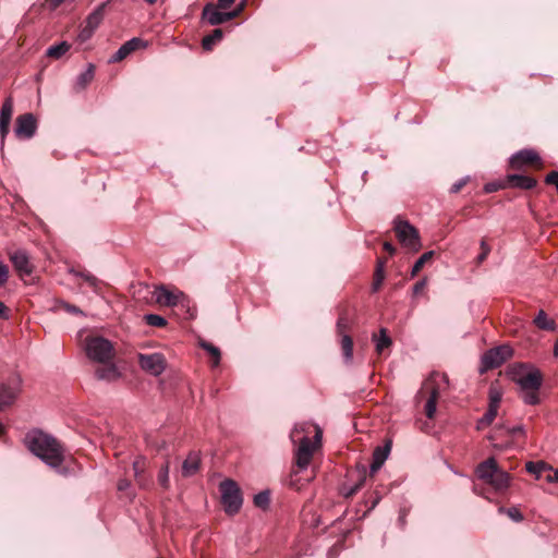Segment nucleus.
<instances>
[{"label":"nucleus","mask_w":558,"mask_h":558,"mask_svg":"<svg viewBox=\"0 0 558 558\" xmlns=\"http://www.w3.org/2000/svg\"><path fill=\"white\" fill-rule=\"evenodd\" d=\"M522 400L529 405L538 404L541 402L539 390H522Z\"/></svg>","instance_id":"34"},{"label":"nucleus","mask_w":558,"mask_h":558,"mask_svg":"<svg viewBox=\"0 0 558 558\" xmlns=\"http://www.w3.org/2000/svg\"><path fill=\"white\" fill-rule=\"evenodd\" d=\"M202 47L205 51L209 50V34L205 35L202 39Z\"/></svg>","instance_id":"54"},{"label":"nucleus","mask_w":558,"mask_h":558,"mask_svg":"<svg viewBox=\"0 0 558 558\" xmlns=\"http://www.w3.org/2000/svg\"><path fill=\"white\" fill-rule=\"evenodd\" d=\"M220 499L225 512L228 515L236 514L243 505V496L240 486L233 480H225L219 484Z\"/></svg>","instance_id":"3"},{"label":"nucleus","mask_w":558,"mask_h":558,"mask_svg":"<svg viewBox=\"0 0 558 558\" xmlns=\"http://www.w3.org/2000/svg\"><path fill=\"white\" fill-rule=\"evenodd\" d=\"M357 488H359V486H356V487L352 488V489L347 494V496H351V495H353V494L357 490Z\"/></svg>","instance_id":"61"},{"label":"nucleus","mask_w":558,"mask_h":558,"mask_svg":"<svg viewBox=\"0 0 558 558\" xmlns=\"http://www.w3.org/2000/svg\"><path fill=\"white\" fill-rule=\"evenodd\" d=\"M500 513H507V515L515 521V522H521L523 520V514L521 513V511L515 508V507H512V508H504V507H500L499 510H498Z\"/></svg>","instance_id":"39"},{"label":"nucleus","mask_w":558,"mask_h":558,"mask_svg":"<svg viewBox=\"0 0 558 558\" xmlns=\"http://www.w3.org/2000/svg\"><path fill=\"white\" fill-rule=\"evenodd\" d=\"M70 49V45L66 41H62L58 45H53L47 49L46 54L53 59H59L65 54Z\"/></svg>","instance_id":"30"},{"label":"nucleus","mask_w":558,"mask_h":558,"mask_svg":"<svg viewBox=\"0 0 558 558\" xmlns=\"http://www.w3.org/2000/svg\"><path fill=\"white\" fill-rule=\"evenodd\" d=\"M234 0H218V3L216 5L211 3V7L214 8V10L223 11L230 8Z\"/></svg>","instance_id":"46"},{"label":"nucleus","mask_w":558,"mask_h":558,"mask_svg":"<svg viewBox=\"0 0 558 558\" xmlns=\"http://www.w3.org/2000/svg\"><path fill=\"white\" fill-rule=\"evenodd\" d=\"M220 361V351L218 348L211 345V368L217 366Z\"/></svg>","instance_id":"48"},{"label":"nucleus","mask_w":558,"mask_h":558,"mask_svg":"<svg viewBox=\"0 0 558 558\" xmlns=\"http://www.w3.org/2000/svg\"><path fill=\"white\" fill-rule=\"evenodd\" d=\"M59 308L64 310L71 314H83V312L75 305L69 304L66 302H60Z\"/></svg>","instance_id":"45"},{"label":"nucleus","mask_w":558,"mask_h":558,"mask_svg":"<svg viewBox=\"0 0 558 558\" xmlns=\"http://www.w3.org/2000/svg\"><path fill=\"white\" fill-rule=\"evenodd\" d=\"M448 379L445 374L433 373L423 384L420 393L427 392L428 399L425 404V414L428 418H433L436 413V404L441 389V385H447Z\"/></svg>","instance_id":"5"},{"label":"nucleus","mask_w":558,"mask_h":558,"mask_svg":"<svg viewBox=\"0 0 558 558\" xmlns=\"http://www.w3.org/2000/svg\"><path fill=\"white\" fill-rule=\"evenodd\" d=\"M313 428L315 432L314 442L307 436L302 437L300 439L299 448L295 452V463L302 470L308 466L314 451L319 446L322 440V429L317 425L313 426Z\"/></svg>","instance_id":"7"},{"label":"nucleus","mask_w":558,"mask_h":558,"mask_svg":"<svg viewBox=\"0 0 558 558\" xmlns=\"http://www.w3.org/2000/svg\"><path fill=\"white\" fill-rule=\"evenodd\" d=\"M10 260L20 276H28L33 272V266L25 251L19 250L13 252L10 254Z\"/></svg>","instance_id":"17"},{"label":"nucleus","mask_w":558,"mask_h":558,"mask_svg":"<svg viewBox=\"0 0 558 558\" xmlns=\"http://www.w3.org/2000/svg\"><path fill=\"white\" fill-rule=\"evenodd\" d=\"M533 322L535 326L542 330L554 331L557 327L555 320L549 318L543 310L538 312Z\"/></svg>","instance_id":"25"},{"label":"nucleus","mask_w":558,"mask_h":558,"mask_svg":"<svg viewBox=\"0 0 558 558\" xmlns=\"http://www.w3.org/2000/svg\"><path fill=\"white\" fill-rule=\"evenodd\" d=\"M426 284H427V279H426V278H423V279L418 280V281L414 284V287H413V294H414V295H417V294H420L421 292H423V291H424V289H425V287H426Z\"/></svg>","instance_id":"47"},{"label":"nucleus","mask_w":558,"mask_h":558,"mask_svg":"<svg viewBox=\"0 0 558 558\" xmlns=\"http://www.w3.org/2000/svg\"><path fill=\"white\" fill-rule=\"evenodd\" d=\"M470 178L464 177L460 180H458L456 183L452 184L450 192L451 193H459L469 182Z\"/></svg>","instance_id":"42"},{"label":"nucleus","mask_w":558,"mask_h":558,"mask_svg":"<svg viewBox=\"0 0 558 558\" xmlns=\"http://www.w3.org/2000/svg\"><path fill=\"white\" fill-rule=\"evenodd\" d=\"M525 470L529 473L534 474L537 478H539L544 472L553 471V466H550L549 464H547L544 461H537V462L529 461L525 464Z\"/></svg>","instance_id":"27"},{"label":"nucleus","mask_w":558,"mask_h":558,"mask_svg":"<svg viewBox=\"0 0 558 558\" xmlns=\"http://www.w3.org/2000/svg\"><path fill=\"white\" fill-rule=\"evenodd\" d=\"M302 432H304L303 427L301 429H299V427H294L290 435L292 441L295 442Z\"/></svg>","instance_id":"53"},{"label":"nucleus","mask_w":558,"mask_h":558,"mask_svg":"<svg viewBox=\"0 0 558 558\" xmlns=\"http://www.w3.org/2000/svg\"><path fill=\"white\" fill-rule=\"evenodd\" d=\"M245 4L246 0H243L236 8L228 12L214 10L211 7V25H219L236 17L243 11Z\"/></svg>","instance_id":"19"},{"label":"nucleus","mask_w":558,"mask_h":558,"mask_svg":"<svg viewBox=\"0 0 558 558\" xmlns=\"http://www.w3.org/2000/svg\"><path fill=\"white\" fill-rule=\"evenodd\" d=\"M395 231L400 243L411 251L421 248L418 231L405 220L399 217L395 219Z\"/></svg>","instance_id":"8"},{"label":"nucleus","mask_w":558,"mask_h":558,"mask_svg":"<svg viewBox=\"0 0 558 558\" xmlns=\"http://www.w3.org/2000/svg\"><path fill=\"white\" fill-rule=\"evenodd\" d=\"M481 248H482V252L481 254L477 256V262L478 263H483L486 257L488 256L489 252H490V247L489 245L486 243L485 240H482L481 241Z\"/></svg>","instance_id":"43"},{"label":"nucleus","mask_w":558,"mask_h":558,"mask_svg":"<svg viewBox=\"0 0 558 558\" xmlns=\"http://www.w3.org/2000/svg\"><path fill=\"white\" fill-rule=\"evenodd\" d=\"M130 487H131V482L126 478H121L118 482V490L119 492H126L130 489Z\"/></svg>","instance_id":"50"},{"label":"nucleus","mask_w":558,"mask_h":558,"mask_svg":"<svg viewBox=\"0 0 558 558\" xmlns=\"http://www.w3.org/2000/svg\"><path fill=\"white\" fill-rule=\"evenodd\" d=\"M386 262L387 260L385 258H377L376 268H375L374 278H373V284H372L373 292H377L384 282Z\"/></svg>","instance_id":"24"},{"label":"nucleus","mask_w":558,"mask_h":558,"mask_svg":"<svg viewBox=\"0 0 558 558\" xmlns=\"http://www.w3.org/2000/svg\"><path fill=\"white\" fill-rule=\"evenodd\" d=\"M105 7L106 3L100 4L86 17L85 24L82 26L77 35L78 41L84 43L92 38L93 34L104 20Z\"/></svg>","instance_id":"12"},{"label":"nucleus","mask_w":558,"mask_h":558,"mask_svg":"<svg viewBox=\"0 0 558 558\" xmlns=\"http://www.w3.org/2000/svg\"><path fill=\"white\" fill-rule=\"evenodd\" d=\"M391 449V444L386 442L384 446H378L374 449L372 463L369 465L371 474L376 473L387 460Z\"/></svg>","instance_id":"20"},{"label":"nucleus","mask_w":558,"mask_h":558,"mask_svg":"<svg viewBox=\"0 0 558 558\" xmlns=\"http://www.w3.org/2000/svg\"><path fill=\"white\" fill-rule=\"evenodd\" d=\"M222 29L221 28H215L211 31V46L219 43L222 38Z\"/></svg>","instance_id":"49"},{"label":"nucleus","mask_w":558,"mask_h":558,"mask_svg":"<svg viewBox=\"0 0 558 558\" xmlns=\"http://www.w3.org/2000/svg\"><path fill=\"white\" fill-rule=\"evenodd\" d=\"M340 344H341V350H342V355H343L344 362L347 364L351 363L352 359H353V340H352L351 336L343 335L341 337Z\"/></svg>","instance_id":"29"},{"label":"nucleus","mask_w":558,"mask_h":558,"mask_svg":"<svg viewBox=\"0 0 558 558\" xmlns=\"http://www.w3.org/2000/svg\"><path fill=\"white\" fill-rule=\"evenodd\" d=\"M84 348L87 356L98 363L110 362L113 357L112 343L100 336L86 337Z\"/></svg>","instance_id":"4"},{"label":"nucleus","mask_w":558,"mask_h":558,"mask_svg":"<svg viewBox=\"0 0 558 558\" xmlns=\"http://www.w3.org/2000/svg\"><path fill=\"white\" fill-rule=\"evenodd\" d=\"M137 361L143 371L153 375H161L167 367V360L162 353H138Z\"/></svg>","instance_id":"10"},{"label":"nucleus","mask_w":558,"mask_h":558,"mask_svg":"<svg viewBox=\"0 0 558 558\" xmlns=\"http://www.w3.org/2000/svg\"><path fill=\"white\" fill-rule=\"evenodd\" d=\"M254 505L257 508L266 509L270 504V493L269 490H263L254 496L253 500Z\"/></svg>","instance_id":"33"},{"label":"nucleus","mask_w":558,"mask_h":558,"mask_svg":"<svg viewBox=\"0 0 558 558\" xmlns=\"http://www.w3.org/2000/svg\"><path fill=\"white\" fill-rule=\"evenodd\" d=\"M9 310L3 302L0 301V318H8Z\"/></svg>","instance_id":"52"},{"label":"nucleus","mask_w":558,"mask_h":558,"mask_svg":"<svg viewBox=\"0 0 558 558\" xmlns=\"http://www.w3.org/2000/svg\"><path fill=\"white\" fill-rule=\"evenodd\" d=\"M38 124L33 113L20 114L15 120L14 134L16 138L31 140L36 134Z\"/></svg>","instance_id":"11"},{"label":"nucleus","mask_w":558,"mask_h":558,"mask_svg":"<svg viewBox=\"0 0 558 558\" xmlns=\"http://www.w3.org/2000/svg\"><path fill=\"white\" fill-rule=\"evenodd\" d=\"M25 444L31 452L50 468L61 466L64 460V450L54 437L35 429L26 434Z\"/></svg>","instance_id":"1"},{"label":"nucleus","mask_w":558,"mask_h":558,"mask_svg":"<svg viewBox=\"0 0 558 558\" xmlns=\"http://www.w3.org/2000/svg\"><path fill=\"white\" fill-rule=\"evenodd\" d=\"M520 367H521V369H526L525 365H521Z\"/></svg>","instance_id":"63"},{"label":"nucleus","mask_w":558,"mask_h":558,"mask_svg":"<svg viewBox=\"0 0 558 558\" xmlns=\"http://www.w3.org/2000/svg\"><path fill=\"white\" fill-rule=\"evenodd\" d=\"M21 386V378L17 375L11 376L5 383L0 385V408L11 405Z\"/></svg>","instance_id":"13"},{"label":"nucleus","mask_w":558,"mask_h":558,"mask_svg":"<svg viewBox=\"0 0 558 558\" xmlns=\"http://www.w3.org/2000/svg\"><path fill=\"white\" fill-rule=\"evenodd\" d=\"M350 329V320L349 318L342 314L339 316L337 322V333L342 337L343 335H348V330Z\"/></svg>","instance_id":"37"},{"label":"nucleus","mask_w":558,"mask_h":558,"mask_svg":"<svg viewBox=\"0 0 558 558\" xmlns=\"http://www.w3.org/2000/svg\"><path fill=\"white\" fill-rule=\"evenodd\" d=\"M513 350L510 345L504 344L493 348L482 356V371H488L499 367L507 360L512 357Z\"/></svg>","instance_id":"9"},{"label":"nucleus","mask_w":558,"mask_h":558,"mask_svg":"<svg viewBox=\"0 0 558 558\" xmlns=\"http://www.w3.org/2000/svg\"><path fill=\"white\" fill-rule=\"evenodd\" d=\"M497 412L498 408L488 405V409L484 414L483 418L481 420V423H485L486 425L492 424L495 417L497 416Z\"/></svg>","instance_id":"41"},{"label":"nucleus","mask_w":558,"mask_h":558,"mask_svg":"<svg viewBox=\"0 0 558 558\" xmlns=\"http://www.w3.org/2000/svg\"><path fill=\"white\" fill-rule=\"evenodd\" d=\"M145 466H146V460L143 457L136 458L133 462L135 480H136L137 484L143 488L146 487V481L143 476Z\"/></svg>","instance_id":"28"},{"label":"nucleus","mask_w":558,"mask_h":558,"mask_svg":"<svg viewBox=\"0 0 558 558\" xmlns=\"http://www.w3.org/2000/svg\"><path fill=\"white\" fill-rule=\"evenodd\" d=\"M9 279V267L0 262V287H3Z\"/></svg>","instance_id":"44"},{"label":"nucleus","mask_w":558,"mask_h":558,"mask_svg":"<svg viewBox=\"0 0 558 558\" xmlns=\"http://www.w3.org/2000/svg\"><path fill=\"white\" fill-rule=\"evenodd\" d=\"M144 322L151 327H165L167 325V320L157 314H146L144 316Z\"/></svg>","instance_id":"35"},{"label":"nucleus","mask_w":558,"mask_h":558,"mask_svg":"<svg viewBox=\"0 0 558 558\" xmlns=\"http://www.w3.org/2000/svg\"><path fill=\"white\" fill-rule=\"evenodd\" d=\"M517 384L521 390H539L543 384V375L539 369L531 367L519 374Z\"/></svg>","instance_id":"14"},{"label":"nucleus","mask_w":558,"mask_h":558,"mask_svg":"<svg viewBox=\"0 0 558 558\" xmlns=\"http://www.w3.org/2000/svg\"><path fill=\"white\" fill-rule=\"evenodd\" d=\"M501 401V392L496 388L489 389V405L499 408Z\"/></svg>","instance_id":"40"},{"label":"nucleus","mask_w":558,"mask_h":558,"mask_svg":"<svg viewBox=\"0 0 558 558\" xmlns=\"http://www.w3.org/2000/svg\"><path fill=\"white\" fill-rule=\"evenodd\" d=\"M373 340L376 344V352L381 354L386 349H388L392 344L391 338L388 336L387 330L381 328L379 330V335H374Z\"/></svg>","instance_id":"26"},{"label":"nucleus","mask_w":558,"mask_h":558,"mask_svg":"<svg viewBox=\"0 0 558 558\" xmlns=\"http://www.w3.org/2000/svg\"><path fill=\"white\" fill-rule=\"evenodd\" d=\"M434 256L433 251L425 252L422 254L418 259L414 263L412 270H411V277H415L424 267V265L429 262Z\"/></svg>","instance_id":"32"},{"label":"nucleus","mask_w":558,"mask_h":558,"mask_svg":"<svg viewBox=\"0 0 558 558\" xmlns=\"http://www.w3.org/2000/svg\"><path fill=\"white\" fill-rule=\"evenodd\" d=\"M144 46L145 45L142 39L136 38V37L132 38V39L128 40L126 43H124L117 50V52L111 57L110 61L111 62H120L123 59H125L130 53H132L133 51H135Z\"/></svg>","instance_id":"18"},{"label":"nucleus","mask_w":558,"mask_h":558,"mask_svg":"<svg viewBox=\"0 0 558 558\" xmlns=\"http://www.w3.org/2000/svg\"><path fill=\"white\" fill-rule=\"evenodd\" d=\"M201 457L197 452H190L181 466V474L183 477H190L197 473L199 470Z\"/></svg>","instance_id":"21"},{"label":"nucleus","mask_w":558,"mask_h":558,"mask_svg":"<svg viewBox=\"0 0 558 558\" xmlns=\"http://www.w3.org/2000/svg\"><path fill=\"white\" fill-rule=\"evenodd\" d=\"M209 15V2L203 7L202 19L206 21Z\"/></svg>","instance_id":"58"},{"label":"nucleus","mask_w":558,"mask_h":558,"mask_svg":"<svg viewBox=\"0 0 558 558\" xmlns=\"http://www.w3.org/2000/svg\"><path fill=\"white\" fill-rule=\"evenodd\" d=\"M541 161L538 154L533 149H522L510 158V167L519 170L526 165H535Z\"/></svg>","instance_id":"15"},{"label":"nucleus","mask_w":558,"mask_h":558,"mask_svg":"<svg viewBox=\"0 0 558 558\" xmlns=\"http://www.w3.org/2000/svg\"><path fill=\"white\" fill-rule=\"evenodd\" d=\"M74 274L76 276H80L81 278H83L90 288H93L95 291H97L98 286H99V280L95 276H93L92 274L86 272V271H76Z\"/></svg>","instance_id":"38"},{"label":"nucleus","mask_w":558,"mask_h":558,"mask_svg":"<svg viewBox=\"0 0 558 558\" xmlns=\"http://www.w3.org/2000/svg\"><path fill=\"white\" fill-rule=\"evenodd\" d=\"M508 433L510 435H515L518 433H523V427L521 425H518V426H513L511 428L508 429Z\"/></svg>","instance_id":"57"},{"label":"nucleus","mask_w":558,"mask_h":558,"mask_svg":"<svg viewBox=\"0 0 558 558\" xmlns=\"http://www.w3.org/2000/svg\"><path fill=\"white\" fill-rule=\"evenodd\" d=\"M507 181L510 186L521 190H532L537 184L534 178L523 174H508Z\"/></svg>","instance_id":"22"},{"label":"nucleus","mask_w":558,"mask_h":558,"mask_svg":"<svg viewBox=\"0 0 558 558\" xmlns=\"http://www.w3.org/2000/svg\"><path fill=\"white\" fill-rule=\"evenodd\" d=\"M13 99L7 97L1 106L0 110V134L1 138L4 140L10 132V123L13 114Z\"/></svg>","instance_id":"16"},{"label":"nucleus","mask_w":558,"mask_h":558,"mask_svg":"<svg viewBox=\"0 0 558 558\" xmlns=\"http://www.w3.org/2000/svg\"><path fill=\"white\" fill-rule=\"evenodd\" d=\"M199 344H201V347H202L203 349H205L206 351H208V352H209V342H207V341H205V340H202V341L199 342Z\"/></svg>","instance_id":"59"},{"label":"nucleus","mask_w":558,"mask_h":558,"mask_svg":"<svg viewBox=\"0 0 558 558\" xmlns=\"http://www.w3.org/2000/svg\"><path fill=\"white\" fill-rule=\"evenodd\" d=\"M128 496H129L130 498H132V497H133V493H129V494H128Z\"/></svg>","instance_id":"62"},{"label":"nucleus","mask_w":558,"mask_h":558,"mask_svg":"<svg viewBox=\"0 0 558 558\" xmlns=\"http://www.w3.org/2000/svg\"><path fill=\"white\" fill-rule=\"evenodd\" d=\"M153 298L161 306L186 307L189 304L186 295L173 286H158L153 292Z\"/></svg>","instance_id":"6"},{"label":"nucleus","mask_w":558,"mask_h":558,"mask_svg":"<svg viewBox=\"0 0 558 558\" xmlns=\"http://www.w3.org/2000/svg\"><path fill=\"white\" fill-rule=\"evenodd\" d=\"M158 483L159 485L165 488V489H168L169 488V484H170V481H169V463L166 462L159 470V473H158Z\"/></svg>","instance_id":"36"},{"label":"nucleus","mask_w":558,"mask_h":558,"mask_svg":"<svg viewBox=\"0 0 558 558\" xmlns=\"http://www.w3.org/2000/svg\"><path fill=\"white\" fill-rule=\"evenodd\" d=\"M554 355L556 357L558 356V338H557V340L555 341V344H554Z\"/></svg>","instance_id":"60"},{"label":"nucleus","mask_w":558,"mask_h":558,"mask_svg":"<svg viewBox=\"0 0 558 558\" xmlns=\"http://www.w3.org/2000/svg\"><path fill=\"white\" fill-rule=\"evenodd\" d=\"M94 72H95L94 65L89 64L87 70L77 76L76 86L80 89L85 88L94 78Z\"/></svg>","instance_id":"31"},{"label":"nucleus","mask_w":558,"mask_h":558,"mask_svg":"<svg viewBox=\"0 0 558 558\" xmlns=\"http://www.w3.org/2000/svg\"><path fill=\"white\" fill-rule=\"evenodd\" d=\"M100 364L101 365L95 371V375L98 379L111 381L119 377V372L113 364L109 362Z\"/></svg>","instance_id":"23"},{"label":"nucleus","mask_w":558,"mask_h":558,"mask_svg":"<svg viewBox=\"0 0 558 558\" xmlns=\"http://www.w3.org/2000/svg\"><path fill=\"white\" fill-rule=\"evenodd\" d=\"M384 250L392 255L396 251L395 246L390 242H385L383 245Z\"/></svg>","instance_id":"55"},{"label":"nucleus","mask_w":558,"mask_h":558,"mask_svg":"<svg viewBox=\"0 0 558 558\" xmlns=\"http://www.w3.org/2000/svg\"><path fill=\"white\" fill-rule=\"evenodd\" d=\"M485 192L492 193L498 190V185L495 183H487L484 187Z\"/></svg>","instance_id":"56"},{"label":"nucleus","mask_w":558,"mask_h":558,"mask_svg":"<svg viewBox=\"0 0 558 558\" xmlns=\"http://www.w3.org/2000/svg\"><path fill=\"white\" fill-rule=\"evenodd\" d=\"M475 475L477 480L489 486L496 494H505L511 483V475L499 468L497 460L494 457L481 462L475 468Z\"/></svg>","instance_id":"2"},{"label":"nucleus","mask_w":558,"mask_h":558,"mask_svg":"<svg viewBox=\"0 0 558 558\" xmlns=\"http://www.w3.org/2000/svg\"><path fill=\"white\" fill-rule=\"evenodd\" d=\"M546 481L548 483H558V470L547 471Z\"/></svg>","instance_id":"51"}]
</instances>
